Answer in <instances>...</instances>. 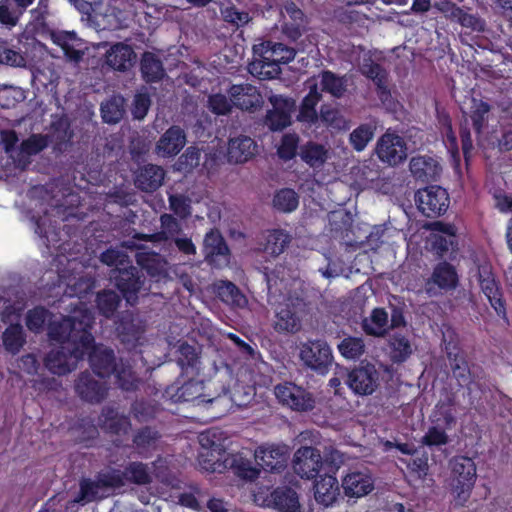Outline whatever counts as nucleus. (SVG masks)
<instances>
[{"mask_svg":"<svg viewBox=\"0 0 512 512\" xmlns=\"http://www.w3.org/2000/svg\"><path fill=\"white\" fill-rule=\"evenodd\" d=\"M78 312L79 315L67 316L60 322L51 323L48 336L51 340L59 343L72 342L76 344V352L81 347V351L77 355V357H81L94 343V336L91 333L94 317L86 307L79 308Z\"/></svg>","mask_w":512,"mask_h":512,"instance_id":"f257e3e1","label":"nucleus"},{"mask_svg":"<svg viewBox=\"0 0 512 512\" xmlns=\"http://www.w3.org/2000/svg\"><path fill=\"white\" fill-rule=\"evenodd\" d=\"M450 487L454 506L464 507L469 501L477 479L476 464L468 456H455L450 462Z\"/></svg>","mask_w":512,"mask_h":512,"instance_id":"f03ea898","label":"nucleus"},{"mask_svg":"<svg viewBox=\"0 0 512 512\" xmlns=\"http://www.w3.org/2000/svg\"><path fill=\"white\" fill-rule=\"evenodd\" d=\"M299 359L305 368L319 375H325L332 366L333 355L325 340L308 339L299 346Z\"/></svg>","mask_w":512,"mask_h":512,"instance_id":"7ed1b4c3","label":"nucleus"},{"mask_svg":"<svg viewBox=\"0 0 512 512\" xmlns=\"http://www.w3.org/2000/svg\"><path fill=\"white\" fill-rule=\"evenodd\" d=\"M415 203L421 214L427 218L444 215L450 205V197L446 189L438 185H430L418 189L415 193Z\"/></svg>","mask_w":512,"mask_h":512,"instance_id":"20e7f679","label":"nucleus"},{"mask_svg":"<svg viewBox=\"0 0 512 512\" xmlns=\"http://www.w3.org/2000/svg\"><path fill=\"white\" fill-rule=\"evenodd\" d=\"M111 280L122 294L123 298L130 304L138 300V293L144 284L142 271L133 266L132 262L118 269H112Z\"/></svg>","mask_w":512,"mask_h":512,"instance_id":"39448f33","label":"nucleus"},{"mask_svg":"<svg viewBox=\"0 0 512 512\" xmlns=\"http://www.w3.org/2000/svg\"><path fill=\"white\" fill-rule=\"evenodd\" d=\"M274 393L280 403L294 411H311L316 404L315 398L310 391L293 382L286 381L277 384L274 388Z\"/></svg>","mask_w":512,"mask_h":512,"instance_id":"423d86ee","label":"nucleus"},{"mask_svg":"<svg viewBox=\"0 0 512 512\" xmlns=\"http://www.w3.org/2000/svg\"><path fill=\"white\" fill-rule=\"evenodd\" d=\"M263 51L261 53V69L266 78L272 79L281 72L280 65L287 64L295 58V49L279 42L267 41L262 44Z\"/></svg>","mask_w":512,"mask_h":512,"instance_id":"0eeeda50","label":"nucleus"},{"mask_svg":"<svg viewBox=\"0 0 512 512\" xmlns=\"http://www.w3.org/2000/svg\"><path fill=\"white\" fill-rule=\"evenodd\" d=\"M272 108L267 110L264 124L271 131H282L292 123V113L296 108V102L291 97L283 95H271L268 98Z\"/></svg>","mask_w":512,"mask_h":512,"instance_id":"6e6552de","label":"nucleus"},{"mask_svg":"<svg viewBox=\"0 0 512 512\" xmlns=\"http://www.w3.org/2000/svg\"><path fill=\"white\" fill-rule=\"evenodd\" d=\"M202 252L205 262L213 268L222 269L230 262V249L221 234L216 229H210L204 236Z\"/></svg>","mask_w":512,"mask_h":512,"instance_id":"1a4fd4ad","label":"nucleus"},{"mask_svg":"<svg viewBox=\"0 0 512 512\" xmlns=\"http://www.w3.org/2000/svg\"><path fill=\"white\" fill-rule=\"evenodd\" d=\"M306 303L301 298H289L281 305L275 315L274 329L278 333L294 334L301 329V317Z\"/></svg>","mask_w":512,"mask_h":512,"instance_id":"9d476101","label":"nucleus"},{"mask_svg":"<svg viewBox=\"0 0 512 512\" xmlns=\"http://www.w3.org/2000/svg\"><path fill=\"white\" fill-rule=\"evenodd\" d=\"M444 352L449 362L453 378L458 386L469 387L473 382L467 355L457 340L444 341Z\"/></svg>","mask_w":512,"mask_h":512,"instance_id":"9b49d317","label":"nucleus"},{"mask_svg":"<svg viewBox=\"0 0 512 512\" xmlns=\"http://www.w3.org/2000/svg\"><path fill=\"white\" fill-rule=\"evenodd\" d=\"M375 153L381 162L396 166L407 158V146L401 136L387 131L378 139Z\"/></svg>","mask_w":512,"mask_h":512,"instance_id":"f8f14e48","label":"nucleus"},{"mask_svg":"<svg viewBox=\"0 0 512 512\" xmlns=\"http://www.w3.org/2000/svg\"><path fill=\"white\" fill-rule=\"evenodd\" d=\"M459 284L456 268L447 261L437 263L431 276L425 281V292L435 296L438 292L454 290Z\"/></svg>","mask_w":512,"mask_h":512,"instance_id":"ddd939ff","label":"nucleus"},{"mask_svg":"<svg viewBox=\"0 0 512 512\" xmlns=\"http://www.w3.org/2000/svg\"><path fill=\"white\" fill-rule=\"evenodd\" d=\"M254 458L264 471L281 473L287 467L288 447L279 444H263L255 450Z\"/></svg>","mask_w":512,"mask_h":512,"instance_id":"4468645a","label":"nucleus"},{"mask_svg":"<svg viewBox=\"0 0 512 512\" xmlns=\"http://www.w3.org/2000/svg\"><path fill=\"white\" fill-rule=\"evenodd\" d=\"M322 465L320 451L312 446H301L294 454L293 469L303 479H316Z\"/></svg>","mask_w":512,"mask_h":512,"instance_id":"2eb2a0df","label":"nucleus"},{"mask_svg":"<svg viewBox=\"0 0 512 512\" xmlns=\"http://www.w3.org/2000/svg\"><path fill=\"white\" fill-rule=\"evenodd\" d=\"M479 286L496 314L505 321H508L506 302L500 283L486 267L479 269Z\"/></svg>","mask_w":512,"mask_h":512,"instance_id":"dca6fc26","label":"nucleus"},{"mask_svg":"<svg viewBox=\"0 0 512 512\" xmlns=\"http://www.w3.org/2000/svg\"><path fill=\"white\" fill-rule=\"evenodd\" d=\"M74 388L81 400L90 404H100L108 395L107 384L95 379L88 371L79 374Z\"/></svg>","mask_w":512,"mask_h":512,"instance_id":"f3484780","label":"nucleus"},{"mask_svg":"<svg viewBox=\"0 0 512 512\" xmlns=\"http://www.w3.org/2000/svg\"><path fill=\"white\" fill-rule=\"evenodd\" d=\"M88 351L89 363L93 372L101 378H109L115 372L118 364L114 350L94 342L84 354Z\"/></svg>","mask_w":512,"mask_h":512,"instance_id":"a211bd4d","label":"nucleus"},{"mask_svg":"<svg viewBox=\"0 0 512 512\" xmlns=\"http://www.w3.org/2000/svg\"><path fill=\"white\" fill-rule=\"evenodd\" d=\"M378 372L375 366L367 364L352 369L347 376L349 388L358 395H371L378 386Z\"/></svg>","mask_w":512,"mask_h":512,"instance_id":"6ab92c4d","label":"nucleus"},{"mask_svg":"<svg viewBox=\"0 0 512 512\" xmlns=\"http://www.w3.org/2000/svg\"><path fill=\"white\" fill-rule=\"evenodd\" d=\"M229 96L232 104L243 111L255 112L263 105L260 91L248 83L232 85Z\"/></svg>","mask_w":512,"mask_h":512,"instance_id":"aec40b11","label":"nucleus"},{"mask_svg":"<svg viewBox=\"0 0 512 512\" xmlns=\"http://www.w3.org/2000/svg\"><path fill=\"white\" fill-rule=\"evenodd\" d=\"M186 133L178 125L169 127L156 143L155 151L163 158H171L180 153L186 145Z\"/></svg>","mask_w":512,"mask_h":512,"instance_id":"412c9836","label":"nucleus"},{"mask_svg":"<svg viewBox=\"0 0 512 512\" xmlns=\"http://www.w3.org/2000/svg\"><path fill=\"white\" fill-rule=\"evenodd\" d=\"M341 486L345 496L361 498L374 489V479L368 472L352 471L342 478Z\"/></svg>","mask_w":512,"mask_h":512,"instance_id":"4be33fe9","label":"nucleus"},{"mask_svg":"<svg viewBox=\"0 0 512 512\" xmlns=\"http://www.w3.org/2000/svg\"><path fill=\"white\" fill-rule=\"evenodd\" d=\"M99 426L109 435L122 436L128 434L132 424L128 416L119 414L118 411L111 406H105L102 408L99 417Z\"/></svg>","mask_w":512,"mask_h":512,"instance_id":"5701e85b","label":"nucleus"},{"mask_svg":"<svg viewBox=\"0 0 512 512\" xmlns=\"http://www.w3.org/2000/svg\"><path fill=\"white\" fill-rule=\"evenodd\" d=\"M359 70L363 76L373 81L377 96L382 102H386L391 97V91L387 85L388 72L386 69L371 58H364Z\"/></svg>","mask_w":512,"mask_h":512,"instance_id":"b1692460","label":"nucleus"},{"mask_svg":"<svg viewBox=\"0 0 512 512\" xmlns=\"http://www.w3.org/2000/svg\"><path fill=\"white\" fill-rule=\"evenodd\" d=\"M53 43L59 46L69 62L78 63L85 52L84 41L74 31H61L52 36Z\"/></svg>","mask_w":512,"mask_h":512,"instance_id":"393cba45","label":"nucleus"},{"mask_svg":"<svg viewBox=\"0 0 512 512\" xmlns=\"http://www.w3.org/2000/svg\"><path fill=\"white\" fill-rule=\"evenodd\" d=\"M60 281L65 284L64 294L67 297H76L79 300V304L84 305L83 300L87 299L88 296L93 294L96 286V281L91 276H69L66 277L64 274H59Z\"/></svg>","mask_w":512,"mask_h":512,"instance_id":"a878e982","label":"nucleus"},{"mask_svg":"<svg viewBox=\"0 0 512 512\" xmlns=\"http://www.w3.org/2000/svg\"><path fill=\"white\" fill-rule=\"evenodd\" d=\"M165 171L161 166L147 164L140 167L135 173V186L144 192L152 193L163 183Z\"/></svg>","mask_w":512,"mask_h":512,"instance_id":"bb28decb","label":"nucleus"},{"mask_svg":"<svg viewBox=\"0 0 512 512\" xmlns=\"http://www.w3.org/2000/svg\"><path fill=\"white\" fill-rule=\"evenodd\" d=\"M161 230L152 234H138L137 238L154 243L173 240L182 231L180 222L172 214L164 213L160 216Z\"/></svg>","mask_w":512,"mask_h":512,"instance_id":"cd10ccee","label":"nucleus"},{"mask_svg":"<svg viewBox=\"0 0 512 512\" xmlns=\"http://www.w3.org/2000/svg\"><path fill=\"white\" fill-rule=\"evenodd\" d=\"M112 375L115 376L117 387L125 392H136L142 384V379L133 366L128 360L123 358L119 359L115 372Z\"/></svg>","mask_w":512,"mask_h":512,"instance_id":"c85d7f7f","label":"nucleus"},{"mask_svg":"<svg viewBox=\"0 0 512 512\" xmlns=\"http://www.w3.org/2000/svg\"><path fill=\"white\" fill-rule=\"evenodd\" d=\"M135 58L136 54L134 50L124 43H116L106 53L107 65L121 72L128 70L132 66Z\"/></svg>","mask_w":512,"mask_h":512,"instance_id":"c756f323","label":"nucleus"},{"mask_svg":"<svg viewBox=\"0 0 512 512\" xmlns=\"http://www.w3.org/2000/svg\"><path fill=\"white\" fill-rule=\"evenodd\" d=\"M255 149V141L242 135L229 140L227 156L230 162L244 163L254 156Z\"/></svg>","mask_w":512,"mask_h":512,"instance_id":"7c9ffc66","label":"nucleus"},{"mask_svg":"<svg viewBox=\"0 0 512 512\" xmlns=\"http://www.w3.org/2000/svg\"><path fill=\"white\" fill-rule=\"evenodd\" d=\"M409 168L416 180L425 183L436 180L441 170L439 164L433 158L424 156L413 157Z\"/></svg>","mask_w":512,"mask_h":512,"instance_id":"2f4dec72","label":"nucleus"},{"mask_svg":"<svg viewBox=\"0 0 512 512\" xmlns=\"http://www.w3.org/2000/svg\"><path fill=\"white\" fill-rule=\"evenodd\" d=\"M140 71L146 83L160 82L166 75L161 59L156 54L149 51L142 54Z\"/></svg>","mask_w":512,"mask_h":512,"instance_id":"473e14b6","label":"nucleus"},{"mask_svg":"<svg viewBox=\"0 0 512 512\" xmlns=\"http://www.w3.org/2000/svg\"><path fill=\"white\" fill-rule=\"evenodd\" d=\"M203 382L190 378L181 385L171 386L166 393L175 402H190L202 396Z\"/></svg>","mask_w":512,"mask_h":512,"instance_id":"72a5a7b5","label":"nucleus"},{"mask_svg":"<svg viewBox=\"0 0 512 512\" xmlns=\"http://www.w3.org/2000/svg\"><path fill=\"white\" fill-rule=\"evenodd\" d=\"M301 160L313 169L321 168L329 157L328 149L317 142L308 141L300 147Z\"/></svg>","mask_w":512,"mask_h":512,"instance_id":"f704fd0d","label":"nucleus"},{"mask_svg":"<svg viewBox=\"0 0 512 512\" xmlns=\"http://www.w3.org/2000/svg\"><path fill=\"white\" fill-rule=\"evenodd\" d=\"M123 481L139 486H145L152 483V475L149 470L148 464L141 461H130L121 470Z\"/></svg>","mask_w":512,"mask_h":512,"instance_id":"c9c22d12","label":"nucleus"},{"mask_svg":"<svg viewBox=\"0 0 512 512\" xmlns=\"http://www.w3.org/2000/svg\"><path fill=\"white\" fill-rule=\"evenodd\" d=\"M31 61L27 49L22 51L6 40H0V64L11 67H26Z\"/></svg>","mask_w":512,"mask_h":512,"instance_id":"e433bc0d","label":"nucleus"},{"mask_svg":"<svg viewBox=\"0 0 512 512\" xmlns=\"http://www.w3.org/2000/svg\"><path fill=\"white\" fill-rule=\"evenodd\" d=\"M271 496L274 507L279 512H300L298 494L292 488H276Z\"/></svg>","mask_w":512,"mask_h":512,"instance_id":"4c0bfd02","label":"nucleus"},{"mask_svg":"<svg viewBox=\"0 0 512 512\" xmlns=\"http://www.w3.org/2000/svg\"><path fill=\"white\" fill-rule=\"evenodd\" d=\"M388 327V313L384 308H374L370 317L362 321V329L369 336H384Z\"/></svg>","mask_w":512,"mask_h":512,"instance_id":"58836bf2","label":"nucleus"},{"mask_svg":"<svg viewBox=\"0 0 512 512\" xmlns=\"http://www.w3.org/2000/svg\"><path fill=\"white\" fill-rule=\"evenodd\" d=\"M338 481L333 476H325L314 484V496L318 503L330 506L336 500Z\"/></svg>","mask_w":512,"mask_h":512,"instance_id":"ea45409f","label":"nucleus"},{"mask_svg":"<svg viewBox=\"0 0 512 512\" xmlns=\"http://www.w3.org/2000/svg\"><path fill=\"white\" fill-rule=\"evenodd\" d=\"M389 356L393 363L401 364L412 354L409 339L401 333H394L388 340Z\"/></svg>","mask_w":512,"mask_h":512,"instance_id":"a19ab883","label":"nucleus"},{"mask_svg":"<svg viewBox=\"0 0 512 512\" xmlns=\"http://www.w3.org/2000/svg\"><path fill=\"white\" fill-rule=\"evenodd\" d=\"M3 346L11 354H17L26 343V335L20 323L10 324L2 335Z\"/></svg>","mask_w":512,"mask_h":512,"instance_id":"79ce46f5","label":"nucleus"},{"mask_svg":"<svg viewBox=\"0 0 512 512\" xmlns=\"http://www.w3.org/2000/svg\"><path fill=\"white\" fill-rule=\"evenodd\" d=\"M161 434L155 428L144 426L137 429L133 435V445L136 450L142 454L155 448Z\"/></svg>","mask_w":512,"mask_h":512,"instance_id":"37998d69","label":"nucleus"},{"mask_svg":"<svg viewBox=\"0 0 512 512\" xmlns=\"http://www.w3.org/2000/svg\"><path fill=\"white\" fill-rule=\"evenodd\" d=\"M321 98L322 95L318 91L317 85L311 86L308 94L301 102L298 119L300 121L315 123L318 120L316 106Z\"/></svg>","mask_w":512,"mask_h":512,"instance_id":"c03bdc74","label":"nucleus"},{"mask_svg":"<svg viewBox=\"0 0 512 512\" xmlns=\"http://www.w3.org/2000/svg\"><path fill=\"white\" fill-rule=\"evenodd\" d=\"M69 356L63 349H53L44 358L45 367L55 375L63 376L71 372Z\"/></svg>","mask_w":512,"mask_h":512,"instance_id":"a18cd8bd","label":"nucleus"},{"mask_svg":"<svg viewBox=\"0 0 512 512\" xmlns=\"http://www.w3.org/2000/svg\"><path fill=\"white\" fill-rule=\"evenodd\" d=\"M177 353V363L183 372L188 373L189 370L191 372H198V365L200 364L199 354L193 345L184 342L179 346Z\"/></svg>","mask_w":512,"mask_h":512,"instance_id":"49530a36","label":"nucleus"},{"mask_svg":"<svg viewBox=\"0 0 512 512\" xmlns=\"http://www.w3.org/2000/svg\"><path fill=\"white\" fill-rule=\"evenodd\" d=\"M97 479L83 478L79 482V492L75 498L76 503H90L102 499L105 495Z\"/></svg>","mask_w":512,"mask_h":512,"instance_id":"de8ad7c7","label":"nucleus"},{"mask_svg":"<svg viewBox=\"0 0 512 512\" xmlns=\"http://www.w3.org/2000/svg\"><path fill=\"white\" fill-rule=\"evenodd\" d=\"M122 97H112L101 104V116L103 122L108 124L118 123L125 114Z\"/></svg>","mask_w":512,"mask_h":512,"instance_id":"09e8293b","label":"nucleus"},{"mask_svg":"<svg viewBox=\"0 0 512 512\" xmlns=\"http://www.w3.org/2000/svg\"><path fill=\"white\" fill-rule=\"evenodd\" d=\"M321 85L323 91L340 98L346 92L347 80L345 76H338L332 71L325 70L321 75Z\"/></svg>","mask_w":512,"mask_h":512,"instance_id":"8fccbe9b","label":"nucleus"},{"mask_svg":"<svg viewBox=\"0 0 512 512\" xmlns=\"http://www.w3.org/2000/svg\"><path fill=\"white\" fill-rule=\"evenodd\" d=\"M291 241L290 235L282 229H274L266 238L264 250L272 256H278L284 252Z\"/></svg>","mask_w":512,"mask_h":512,"instance_id":"3c124183","label":"nucleus"},{"mask_svg":"<svg viewBox=\"0 0 512 512\" xmlns=\"http://www.w3.org/2000/svg\"><path fill=\"white\" fill-rule=\"evenodd\" d=\"M120 304L119 295L113 290H103L96 295V306L101 315L110 318Z\"/></svg>","mask_w":512,"mask_h":512,"instance_id":"603ef678","label":"nucleus"},{"mask_svg":"<svg viewBox=\"0 0 512 512\" xmlns=\"http://www.w3.org/2000/svg\"><path fill=\"white\" fill-rule=\"evenodd\" d=\"M231 468L236 476L248 481H254L260 475V469L255 467L250 459L239 454L234 455L231 459Z\"/></svg>","mask_w":512,"mask_h":512,"instance_id":"864d4df0","label":"nucleus"},{"mask_svg":"<svg viewBox=\"0 0 512 512\" xmlns=\"http://www.w3.org/2000/svg\"><path fill=\"white\" fill-rule=\"evenodd\" d=\"M95 478L97 479V483H99L103 492L120 489L125 486V481H123L121 470L117 468L101 470L97 472Z\"/></svg>","mask_w":512,"mask_h":512,"instance_id":"5fc2aeb1","label":"nucleus"},{"mask_svg":"<svg viewBox=\"0 0 512 512\" xmlns=\"http://www.w3.org/2000/svg\"><path fill=\"white\" fill-rule=\"evenodd\" d=\"M374 133L375 127L371 124H360L350 133L349 141L351 146L358 152L363 151L367 144L373 139Z\"/></svg>","mask_w":512,"mask_h":512,"instance_id":"6e6d98bb","label":"nucleus"},{"mask_svg":"<svg viewBox=\"0 0 512 512\" xmlns=\"http://www.w3.org/2000/svg\"><path fill=\"white\" fill-rule=\"evenodd\" d=\"M299 204L298 194L291 188H283L276 192L273 198L274 207L282 212H292Z\"/></svg>","mask_w":512,"mask_h":512,"instance_id":"4d7b16f0","label":"nucleus"},{"mask_svg":"<svg viewBox=\"0 0 512 512\" xmlns=\"http://www.w3.org/2000/svg\"><path fill=\"white\" fill-rule=\"evenodd\" d=\"M220 298L229 304L242 306L246 303V297L241 290L231 281H221L218 286Z\"/></svg>","mask_w":512,"mask_h":512,"instance_id":"13d9d810","label":"nucleus"},{"mask_svg":"<svg viewBox=\"0 0 512 512\" xmlns=\"http://www.w3.org/2000/svg\"><path fill=\"white\" fill-rule=\"evenodd\" d=\"M340 354L346 359H359L365 350L364 342L358 337H346L338 344Z\"/></svg>","mask_w":512,"mask_h":512,"instance_id":"bf43d9fd","label":"nucleus"},{"mask_svg":"<svg viewBox=\"0 0 512 512\" xmlns=\"http://www.w3.org/2000/svg\"><path fill=\"white\" fill-rule=\"evenodd\" d=\"M23 12L11 0H0V24L8 28L18 24Z\"/></svg>","mask_w":512,"mask_h":512,"instance_id":"052dcab7","label":"nucleus"},{"mask_svg":"<svg viewBox=\"0 0 512 512\" xmlns=\"http://www.w3.org/2000/svg\"><path fill=\"white\" fill-rule=\"evenodd\" d=\"M48 145V135L32 134L21 142L19 149L22 154L27 156H33L46 149Z\"/></svg>","mask_w":512,"mask_h":512,"instance_id":"680f3d73","label":"nucleus"},{"mask_svg":"<svg viewBox=\"0 0 512 512\" xmlns=\"http://www.w3.org/2000/svg\"><path fill=\"white\" fill-rule=\"evenodd\" d=\"M46 218L40 217L36 221V233L45 240V244L47 246H55L56 243L60 241V227L57 221L54 224L50 223L49 226H46Z\"/></svg>","mask_w":512,"mask_h":512,"instance_id":"e2e57ef3","label":"nucleus"},{"mask_svg":"<svg viewBox=\"0 0 512 512\" xmlns=\"http://www.w3.org/2000/svg\"><path fill=\"white\" fill-rule=\"evenodd\" d=\"M490 105L482 100H473L471 107V120L472 125L477 134H480L486 124L488 113L490 112Z\"/></svg>","mask_w":512,"mask_h":512,"instance_id":"0e129e2a","label":"nucleus"},{"mask_svg":"<svg viewBox=\"0 0 512 512\" xmlns=\"http://www.w3.org/2000/svg\"><path fill=\"white\" fill-rule=\"evenodd\" d=\"M49 311L43 306H36L28 310L26 314V326L34 333H39L43 330L46 323Z\"/></svg>","mask_w":512,"mask_h":512,"instance_id":"69168bd1","label":"nucleus"},{"mask_svg":"<svg viewBox=\"0 0 512 512\" xmlns=\"http://www.w3.org/2000/svg\"><path fill=\"white\" fill-rule=\"evenodd\" d=\"M421 443L427 447H438L449 443V436L446 429L439 425L430 426L421 439Z\"/></svg>","mask_w":512,"mask_h":512,"instance_id":"338daca9","label":"nucleus"},{"mask_svg":"<svg viewBox=\"0 0 512 512\" xmlns=\"http://www.w3.org/2000/svg\"><path fill=\"white\" fill-rule=\"evenodd\" d=\"M299 137L294 133L283 135L278 147V156L284 161H290L297 155Z\"/></svg>","mask_w":512,"mask_h":512,"instance_id":"774afa93","label":"nucleus"}]
</instances>
